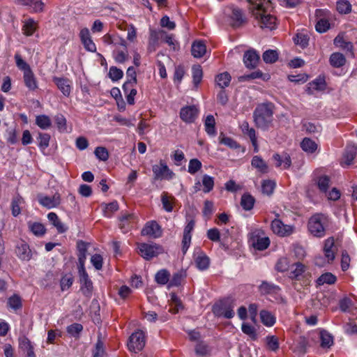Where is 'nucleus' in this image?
Here are the masks:
<instances>
[{
	"label": "nucleus",
	"mask_w": 357,
	"mask_h": 357,
	"mask_svg": "<svg viewBox=\"0 0 357 357\" xmlns=\"http://www.w3.org/2000/svg\"><path fill=\"white\" fill-rule=\"evenodd\" d=\"M54 83L65 96H69L71 92V82L66 77H53Z\"/></svg>",
	"instance_id": "17"
},
{
	"label": "nucleus",
	"mask_w": 357,
	"mask_h": 357,
	"mask_svg": "<svg viewBox=\"0 0 357 357\" xmlns=\"http://www.w3.org/2000/svg\"><path fill=\"white\" fill-rule=\"evenodd\" d=\"M273 158L276 161L275 166L277 167L282 166L284 169H287L291 166V158L287 153H283L282 155L275 153L273 155Z\"/></svg>",
	"instance_id": "24"
},
{
	"label": "nucleus",
	"mask_w": 357,
	"mask_h": 357,
	"mask_svg": "<svg viewBox=\"0 0 357 357\" xmlns=\"http://www.w3.org/2000/svg\"><path fill=\"white\" fill-rule=\"evenodd\" d=\"M275 188V183L271 180H264L261 183V191L264 194L271 195Z\"/></svg>",
	"instance_id": "50"
},
{
	"label": "nucleus",
	"mask_w": 357,
	"mask_h": 357,
	"mask_svg": "<svg viewBox=\"0 0 357 357\" xmlns=\"http://www.w3.org/2000/svg\"><path fill=\"white\" fill-rule=\"evenodd\" d=\"M302 149L308 153H313L317 149V144L312 139L305 137L301 143Z\"/></svg>",
	"instance_id": "31"
},
{
	"label": "nucleus",
	"mask_w": 357,
	"mask_h": 357,
	"mask_svg": "<svg viewBox=\"0 0 357 357\" xmlns=\"http://www.w3.org/2000/svg\"><path fill=\"white\" fill-rule=\"evenodd\" d=\"M243 333L248 335L252 340H255L257 338L256 330L254 326L249 324L243 323L241 326Z\"/></svg>",
	"instance_id": "53"
},
{
	"label": "nucleus",
	"mask_w": 357,
	"mask_h": 357,
	"mask_svg": "<svg viewBox=\"0 0 357 357\" xmlns=\"http://www.w3.org/2000/svg\"><path fill=\"white\" fill-rule=\"evenodd\" d=\"M310 337L311 340L314 343H316L318 340H320V346L322 348H329L333 344V337L326 331L312 332L310 334Z\"/></svg>",
	"instance_id": "6"
},
{
	"label": "nucleus",
	"mask_w": 357,
	"mask_h": 357,
	"mask_svg": "<svg viewBox=\"0 0 357 357\" xmlns=\"http://www.w3.org/2000/svg\"><path fill=\"white\" fill-rule=\"evenodd\" d=\"M231 13L230 15L231 26L234 28L241 26L246 22L245 18L243 17L242 11L238 8H230Z\"/></svg>",
	"instance_id": "16"
},
{
	"label": "nucleus",
	"mask_w": 357,
	"mask_h": 357,
	"mask_svg": "<svg viewBox=\"0 0 357 357\" xmlns=\"http://www.w3.org/2000/svg\"><path fill=\"white\" fill-rule=\"evenodd\" d=\"M15 253L17 257L22 261H29L32 257L29 245L24 241H21L17 244Z\"/></svg>",
	"instance_id": "15"
},
{
	"label": "nucleus",
	"mask_w": 357,
	"mask_h": 357,
	"mask_svg": "<svg viewBox=\"0 0 357 357\" xmlns=\"http://www.w3.org/2000/svg\"><path fill=\"white\" fill-rule=\"evenodd\" d=\"M202 185L204 186V192L208 193L211 192L214 187V178L211 176L204 174L202 177Z\"/></svg>",
	"instance_id": "45"
},
{
	"label": "nucleus",
	"mask_w": 357,
	"mask_h": 357,
	"mask_svg": "<svg viewBox=\"0 0 357 357\" xmlns=\"http://www.w3.org/2000/svg\"><path fill=\"white\" fill-rule=\"evenodd\" d=\"M198 109L195 105L186 106L181 108L180 112L181 119L185 123H193L197 118Z\"/></svg>",
	"instance_id": "11"
},
{
	"label": "nucleus",
	"mask_w": 357,
	"mask_h": 357,
	"mask_svg": "<svg viewBox=\"0 0 357 357\" xmlns=\"http://www.w3.org/2000/svg\"><path fill=\"white\" fill-rule=\"evenodd\" d=\"M219 139L220 143L223 144L231 149H237L238 147V145L235 140L231 137H225L223 133H220Z\"/></svg>",
	"instance_id": "57"
},
{
	"label": "nucleus",
	"mask_w": 357,
	"mask_h": 357,
	"mask_svg": "<svg viewBox=\"0 0 357 357\" xmlns=\"http://www.w3.org/2000/svg\"><path fill=\"white\" fill-rule=\"evenodd\" d=\"M294 41L296 45L305 48L308 45L309 37L307 34L299 33L294 38Z\"/></svg>",
	"instance_id": "54"
},
{
	"label": "nucleus",
	"mask_w": 357,
	"mask_h": 357,
	"mask_svg": "<svg viewBox=\"0 0 357 357\" xmlns=\"http://www.w3.org/2000/svg\"><path fill=\"white\" fill-rule=\"evenodd\" d=\"M261 321L266 326H272L275 323V316L269 311L263 310L260 312Z\"/></svg>",
	"instance_id": "35"
},
{
	"label": "nucleus",
	"mask_w": 357,
	"mask_h": 357,
	"mask_svg": "<svg viewBox=\"0 0 357 357\" xmlns=\"http://www.w3.org/2000/svg\"><path fill=\"white\" fill-rule=\"evenodd\" d=\"M140 255L146 260H150L159 254L160 247L156 244L141 243L138 246Z\"/></svg>",
	"instance_id": "9"
},
{
	"label": "nucleus",
	"mask_w": 357,
	"mask_h": 357,
	"mask_svg": "<svg viewBox=\"0 0 357 357\" xmlns=\"http://www.w3.org/2000/svg\"><path fill=\"white\" fill-rule=\"evenodd\" d=\"M337 280L336 277L331 273H326L322 274L317 280L318 285H323L324 284H333Z\"/></svg>",
	"instance_id": "39"
},
{
	"label": "nucleus",
	"mask_w": 357,
	"mask_h": 357,
	"mask_svg": "<svg viewBox=\"0 0 357 357\" xmlns=\"http://www.w3.org/2000/svg\"><path fill=\"white\" fill-rule=\"evenodd\" d=\"M271 78L268 73H263L261 70H256L250 74L244 75L238 77L239 82H245L250 79H261L264 81H267Z\"/></svg>",
	"instance_id": "22"
},
{
	"label": "nucleus",
	"mask_w": 357,
	"mask_h": 357,
	"mask_svg": "<svg viewBox=\"0 0 357 357\" xmlns=\"http://www.w3.org/2000/svg\"><path fill=\"white\" fill-rule=\"evenodd\" d=\"M24 204V199L17 194L15 195L11 202L12 215L17 217L21 213V209Z\"/></svg>",
	"instance_id": "26"
},
{
	"label": "nucleus",
	"mask_w": 357,
	"mask_h": 357,
	"mask_svg": "<svg viewBox=\"0 0 357 357\" xmlns=\"http://www.w3.org/2000/svg\"><path fill=\"white\" fill-rule=\"evenodd\" d=\"M337 10L340 13L347 14L351 12V5L347 0H340L337 2Z\"/></svg>",
	"instance_id": "55"
},
{
	"label": "nucleus",
	"mask_w": 357,
	"mask_h": 357,
	"mask_svg": "<svg viewBox=\"0 0 357 357\" xmlns=\"http://www.w3.org/2000/svg\"><path fill=\"white\" fill-rule=\"evenodd\" d=\"M119 210V204L116 201H114L109 204H103L104 215L110 218L112 214Z\"/></svg>",
	"instance_id": "43"
},
{
	"label": "nucleus",
	"mask_w": 357,
	"mask_h": 357,
	"mask_svg": "<svg viewBox=\"0 0 357 357\" xmlns=\"http://www.w3.org/2000/svg\"><path fill=\"white\" fill-rule=\"evenodd\" d=\"M169 273L165 269L159 271L155 274V281L160 284H166L169 281Z\"/></svg>",
	"instance_id": "46"
},
{
	"label": "nucleus",
	"mask_w": 357,
	"mask_h": 357,
	"mask_svg": "<svg viewBox=\"0 0 357 357\" xmlns=\"http://www.w3.org/2000/svg\"><path fill=\"white\" fill-rule=\"evenodd\" d=\"M47 218L49 221L56 228L59 233L62 234L67 231L68 227H66L63 222H61L58 215L55 213H50L47 215Z\"/></svg>",
	"instance_id": "27"
},
{
	"label": "nucleus",
	"mask_w": 357,
	"mask_h": 357,
	"mask_svg": "<svg viewBox=\"0 0 357 357\" xmlns=\"http://www.w3.org/2000/svg\"><path fill=\"white\" fill-rule=\"evenodd\" d=\"M170 297L172 307L169 309V311L172 313L176 314L180 309L183 308V305L180 298L174 293H171Z\"/></svg>",
	"instance_id": "42"
},
{
	"label": "nucleus",
	"mask_w": 357,
	"mask_h": 357,
	"mask_svg": "<svg viewBox=\"0 0 357 357\" xmlns=\"http://www.w3.org/2000/svg\"><path fill=\"white\" fill-rule=\"evenodd\" d=\"M37 29L36 22L31 18L28 19L24 22V24L22 26V31L24 35L26 36H31L33 34L35 31Z\"/></svg>",
	"instance_id": "36"
},
{
	"label": "nucleus",
	"mask_w": 357,
	"mask_h": 357,
	"mask_svg": "<svg viewBox=\"0 0 357 357\" xmlns=\"http://www.w3.org/2000/svg\"><path fill=\"white\" fill-rule=\"evenodd\" d=\"M266 343L269 349L275 351L279 349L278 338L276 336L271 335L266 337Z\"/></svg>",
	"instance_id": "64"
},
{
	"label": "nucleus",
	"mask_w": 357,
	"mask_h": 357,
	"mask_svg": "<svg viewBox=\"0 0 357 357\" xmlns=\"http://www.w3.org/2000/svg\"><path fill=\"white\" fill-rule=\"evenodd\" d=\"M39 203L47 208H52L58 206L61 202V197L59 193H55L52 197L43 196L39 198Z\"/></svg>",
	"instance_id": "18"
},
{
	"label": "nucleus",
	"mask_w": 357,
	"mask_h": 357,
	"mask_svg": "<svg viewBox=\"0 0 357 357\" xmlns=\"http://www.w3.org/2000/svg\"><path fill=\"white\" fill-rule=\"evenodd\" d=\"M83 331V326L81 324L74 323L68 326L66 328L67 333L75 338L79 337L80 333Z\"/></svg>",
	"instance_id": "44"
},
{
	"label": "nucleus",
	"mask_w": 357,
	"mask_h": 357,
	"mask_svg": "<svg viewBox=\"0 0 357 357\" xmlns=\"http://www.w3.org/2000/svg\"><path fill=\"white\" fill-rule=\"evenodd\" d=\"M250 10L261 29L273 30L276 27V18L269 13L273 9L270 0H248Z\"/></svg>",
	"instance_id": "1"
},
{
	"label": "nucleus",
	"mask_w": 357,
	"mask_h": 357,
	"mask_svg": "<svg viewBox=\"0 0 357 357\" xmlns=\"http://www.w3.org/2000/svg\"><path fill=\"white\" fill-rule=\"evenodd\" d=\"M312 343H314L312 340H311L310 337L309 336V339H307L305 337L302 336L300 337L298 341V347L303 353H305L307 347H312L313 345Z\"/></svg>",
	"instance_id": "52"
},
{
	"label": "nucleus",
	"mask_w": 357,
	"mask_h": 357,
	"mask_svg": "<svg viewBox=\"0 0 357 357\" xmlns=\"http://www.w3.org/2000/svg\"><path fill=\"white\" fill-rule=\"evenodd\" d=\"M334 45L338 47L342 48L343 50L349 52L352 55L353 53V44L349 41L344 40L343 35L338 34L334 39Z\"/></svg>",
	"instance_id": "25"
},
{
	"label": "nucleus",
	"mask_w": 357,
	"mask_h": 357,
	"mask_svg": "<svg viewBox=\"0 0 357 357\" xmlns=\"http://www.w3.org/2000/svg\"><path fill=\"white\" fill-rule=\"evenodd\" d=\"M275 106L272 102L259 104L253 112V119L256 127L264 131L273 127Z\"/></svg>",
	"instance_id": "2"
},
{
	"label": "nucleus",
	"mask_w": 357,
	"mask_h": 357,
	"mask_svg": "<svg viewBox=\"0 0 357 357\" xmlns=\"http://www.w3.org/2000/svg\"><path fill=\"white\" fill-rule=\"evenodd\" d=\"M234 307L233 301L229 299H223L213 305L212 312L216 317L231 319L234 316Z\"/></svg>",
	"instance_id": "4"
},
{
	"label": "nucleus",
	"mask_w": 357,
	"mask_h": 357,
	"mask_svg": "<svg viewBox=\"0 0 357 357\" xmlns=\"http://www.w3.org/2000/svg\"><path fill=\"white\" fill-rule=\"evenodd\" d=\"M141 234L142 236H148L155 238L161 236L162 229L155 221H149L145 225Z\"/></svg>",
	"instance_id": "12"
},
{
	"label": "nucleus",
	"mask_w": 357,
	"mask_h": 357,
	"mask_svg": "<svg viewBox=\"0 0 357 357\" xmlns=\"http://www.w3.org/2000/svg\"><path fill=\"white\" fill-rule=\"evenodd\" d=\"M330 178L328 176H320L317 181L319 189L324 192H326L330 186Z\"/></svg>",
	"instance_id": "58"
},
{
	"label": "nucleus",
	"mask_w": 357,
	"mask_h": 357,
	"mask_svg": "<svg viewBox=\"0 0 357 357\" xmlns=\"http://www.w3.org/2000/svg\"><path fill=\"white\" fill-rule=\"evenodd\" d=\"M36 123L42 129H47L51 126V120L46 115H39L36 116Z\"/></svg>",
	"instance_id": "48"
},
{
	"label": "nucleus",
	"mask_w": 357,
	"mask_h": 357,
	"mask_svg": "<svg viewBox=\"0 0 357 357\" xmlns=\"http://www.w3.org/2000/svg\"><path fill=\"white\" fill-rule=\"evenodd\" d=\"M8 306L15 310H17L22 307V301L19 296L17 295H13L11 297H10L8 300Z\"/></svg>",
	"instance_id": "60"
},
{
	"label": "nucleus",
	"mask_w": 357,
	"mask_h": 357,
	"mask_svg": "<svg viewBox=\"0 0 357 357\" xmlns=\"http://www.w3.org/2000/svg\"><path fill=\"white\" fill-rule=\"evenodd\" d=\"M305 271V266L300 262L295 263L291 266L289 277L291 279H298Z\"/></svg>",
	"instance_id": "38"
},
{
	"label": "nucleus",
	"mask_w": 357,
	"mask_h": 357,
	"mask_svg": "<svg viewBox=\"0 0 357 357\" xmlns=\"http://www.w3.org/2000/svg\"><path fill=\"white\" fill-rule=\"evenodd\" d=\"M259 289L260 293L264 295L277 293L280 290V287L278 286L266 281H263Z\"/></svg>",
	"instance_id": "30"
},
{
	"label": "nucleus",
	"mask_w": 357,
	"mask_h": 357,
	"mask_svg": "<svg viewBox=\"0 0 357 357\" xmlns=\"http://www.w3.org/2000/svg\"><path fill=\"white\" fill-rule=\"evenodd\" d=\"M153 172L155 179H171L174 175L162 160L153 166Z\"/></svg>",
	"instance_id": "7"
},
{
	"label": "nucleus",
	"mask_w": 357,
	"mask_h": 357,
	"mask_svg": "<svg viewBox=\"0 0 357 357\" xmlns=\"http://www.w3.org/2000/svg\"><path fill=\"white\" fill-rule=\"evenodd\" d=\"M107 354L105 351L103 342L98 340L96 344V348L93 351V357H107Z\"/></svg>",
	"instance_id": "59"
},
{
	"label": "nucleus",
	"mask_w": 357,
	"mask_h": 357,
	"mask_svg": "<svg viewBox=\"0 0 357 357\" xmlns=\"http://www.w3.org/2000/svg\"><path fill=\"white\" fill-rule=\"evenodd\" d=\"M209 258L203 253L200 254L195 259L196 266L201 271L207 269L209 266Z\"/></svg>",
	"instance_id": "40"
},
{
	"label": "nucleus",
	"mask_w": 357,
	"mask_h": 357,
	"mask_svg": "<svg viewBox=\"0 0 357 357\" xmlns=\"http://www.w3.org/2000/svg\"><path fill=\"white\" fill-rule=\"evenodd\" d=\"M15 63H16L17 67L20 70H22L24 73V72L31 70L29 65L25 61H24L22 59V58L20 54H18V53L15 54Z\"/></svg>",
	"instance_id": "56"
},
{
	"label": "nucleus",
	"mask_w": 357,
	"mask_h": 357,
	"mask_svg": "<svg viewBox=\"0 0 357 357\" xmlns=\"http://www.w3.org/2000/svg\"><path fill=\"white\" fill-rule=\"evenodd\" d=\"M231 79V77L229 73L225 72L216 76L215 82L220 88L224 89L225 87L229 85Z\"/></svg>",
	"instance_id": "33"
},
{
	"label": "nucleus",
	"mask_w": 357,
	"mask_h": 357,
	"mask_svg": "<svg viewBox=\"0 0 357 357\" xmlns=\"http://www.w3.org/2000/svg\"><path fill=\"white\" fill-rule=\"evenodd\" d=\"M137 222V217L132 213L123 214L119 217V228L123 233L128 232Z\"/></svg>",
	"instance_id": "8"
},
{
	"label": "nucleus",
	"mask_w": 357,
	"mask_h": 357,
	"mask_svg": "<svg viewBox=\"0 0 357 357\" xmlns=\"http://www.w3.org/2000/svg\"><path fill=\"white\" fill-rule=\"evenodd\" d=\"M78 273L81 284V291L85 296L90 297L93 291V283L86 270L78 271Z\"/></svg>",
	"instance_id": "10"
},
{
	"label": "nucleus",
	"mask_w": 357,
	"mask_h": 357,
	"mask_svg": "<svg viewBox=\"0 0 357 357\" xmlns=\"http://www.w3.org/2000/svg\"><path fill=\"white\" fill-rule=\"evenodd\" d=\"M310 86L307 89L308 94H312V89L317 91L324 90L326 87L325 79L322 77H318L314 81L309 83Z\"/></svg>",
	"instance_id": "32"
},
{
	"label": "nucleus",
	"mask_w": 357,
	"mask_h": 357,
	"mask_svg": "<svg viewBox=\"0 0 357 357\" xmlns=\"http://www.w3.org/2000/svg\"><path fill=\"white\" fill-rule=\"evenodd\" d=\"M29 229L36 236H43L45 234L46 229L44 225L39 222H31L28 223Z\"/></svg>",
	"instance_id": "41"
},
{
	"label": "nucleus",
	"mask_w": 357,
	"mask_h": 357,
	"mask_svg": "<svg viewBox=\"0 0 357 357\" xmlns=\"http://www.w3.org/2000/svg\"><path fill=\"white\" fill-rule=\"evenodd\" d=\"M251 165L262 174H265L268 172V167L266 162L260 156H254L252 159Z\"/></svg>",
	"instance_id": "28"
},
{
	"label": "nucleus",
	"mask_w": 357,
	"mask_h": 357,
	"mask_svg": "<svg viewBox=\"0 0 357 357\" xmlns=\"http://www.w3.org/2000/svg\"><path fill=\"white\" fill-rule=\"evenodd\" d=\"M215 121L213 115L209 114L206 116L204 122L205 130L208 135L214 136L216 133L215 128Z\"/></svg>",
	"instance_id": "37"
},
{
	"label": "nucleus",
	"mask_w": 357,
	"mask_h": 357,
	"mask_svg": "<svg viewBox=\"0 0 357 357\" xmlns=\"http://www.w3.org/2000/svg\"><path fill=\"white\" fill-rule=\"evenodd\" d=\"M357 148L354 145H348L344 151L342 165H350L356 155Z\"/></svg>",
	"instance_id": "21"
},
{
	"label": "nucleus",
	"mask_w": 357,
	"mask_h": 357,
	"mask_svg": "<svg viewBox=\"0 0 357 357\" xmlns=\"http://www.w3.org/2000/svg\"><path fill=\"white\" fill-rule=\"evenodd\" d=\"M192 70L194 84L197 86L202 81L203 77L202 67L199 65H194L192 66Z\"/></svg>",
	"instance_id": "49"
},
{
	"label": "nucleus",
	"mask_w": 357,
	"mask_h": 357,
	"mask_svg": "<svg viewBox=\"0 0 357 357\" xmlns=\"http://www.w3.org/2000/svg\"><path fill=\"white\" fill-rule=\"evenodd\" d=\"M271 227L272 231L280 236H288L293 231L292 227L287 225H284L283 222L279 219L273 220L271 222Z\"/></svg>",
	"instance_id": "13"
},
{
	"label": "nucleus",
	"mask_w": 357,
	"mask_h": 357,
	"mask_svg": "<svg viewBox=\"0 0 357 357\" xmlns=\"http://www.w3.org/2000/svg\"><path fill=\"white\" fill-rule=\"evenodd\" d=\"M37 139L38 140V146L42 151H44L49 146L50 135L47 133L39 132Z\"/></svg>",
	"instance_id": "47"
},
{
	"label": "nucleus",
	"mask_w": 357,
	"mask_h": 357,
	"mask_svg": "<svg viewBox=\"0 0 357 357\" xmlns=\"http://www.w3.org/2000/svg\"><path fill=\"white\" fill-rule=\"evenodd\" d=\"M144 346L145 337L142 331H137L130 335L128 344V349L130 351L137 353L142 350Z\"/></svg>",
	"instance_id": "5"
},
{
	"label": "nucleus",
	"mask_w": 357,
	"mask_h": 357,
	"mask_svg": "<svg viewBox=\"0 0 357 357\" xmlns=\"http://www.w3.org/2000/svg\"><path fill=\"white\" fill-rule=\"evenodd\" d=\"M263 60L267 63H273L278 59V54L275 50H269L264 52Z\"/></svg>",
	"instance_id": "51"
},
{
	"label": "nucleus",
	"mask_w": 357,
	"mask_h": 357,
	"mask_svg": "<svg viewBox=\"0 0 357 357\" xmlns=\"http://www.w3.org/2000/svg\"><path fill=\"white\" fill-rule=\"evenodd\" d=\"M23 80L24 85L29 91H33L38 88L37 79L32 70L23 73Z\"/></svg>",
	"instance_id": "19"
},
{
	"label": "nucleus",
	"mask_w": 357,
	"mask_h": 357,
	"mask_svg": "<svg viewBox=\"0 0 357 357\" xmlns=\"http://www.w3.org/2000/svg\"><path fill=\"white\" fill-rule=\"evenodd\" d=\"M337 248L333 237H329L324 241V253L328 263L332 262L335 258Z\"/></svg>",
	"instance_id": "14"
},
{
	"label": "nucleus",
	"mask_w": 357,
	"mask_h": 357,
	"mask_svg": "<svg viewBox=\"0 0 357 357\" xmlns=\"http://www.w3.org/2000/svg\"><path fill=\"white\" fill-rule=\"evenodd\" d=\"M206 52V47L204 41L196 40L192 45V55L195 58L202 57Z\"/></svg>",
	"instance_id": "23"
},
{
	"label": "nucleus",
	"mask_w": 357,
	"mask_h": 357,
	"mask_svg": "<svg viewBox=\"0 0 357 357\" xmlns=\"http://www.w3.org/2000/svg\"><path fill=\"white\" fill-rule=\"evenodd\" d=\"M345 63V56L340 52L333 53L330 56V63L334 68H340L343 66Z\"/></svg>",
	"instance_id": "29"
},
{
	"label": "nucleus",
	"mask_w": 357,
	"mask_h": 357,
	"mask_svg": "<svg viewBox=\"0 0 357 357\" xmlns=\"http://www.w3.org/2000/svg\"><path fill=\"white\" fill-rule=\"evenodd\" d=\"M328 222L327 217L323 214L312 215L308 222L310 232L316 237H323L325 235V228Z\"/></svg>",
	"instance_id": "3"
},
{
	"label": "nucleus",
	"mask_w": 357,
	"mask_h": 357,
	"mask_svg": "<svg viewBox=\"0 0 357 357\" xmlns=\"http://www.w3.org/2000/svg\"><path fill=\"white\" fill-rule=\"evenodd\" d=\"M202 168V162L196 158L191 159L188 165V172L195 174Z\"/></svg>",
	"instance_id": "62"
},
{
	"label": "nucleus",
	"mask_w": 357,
	"mask_h": 357,
	"mask_svg": "<svg viewBox=\"0 0 357 357\" xmlns=\"http://www.w3.org/2000/svg\"><path fill=\"white\" fill-rule=\"evenodd\" d=\"M259 60V56L255 50H248L245 52L243 61L248 68H254L257 66Z\"/></svg>",
	"instance_id": "20"
},
{
	"label": "nucleus",
	"mask_w": 357,
	"mask_h": 357,
	"mask_svg": "<svg viewBox=\"0 0 357 357\" xmlns=\"http://www.w3.org/2000/svg\"><path fill=\"white\" fill-rule=\"evenodd\" d=\"M96 156L102 161H106L109 158V153L106 148L98 146L94 151Z\"/></svg>",
	"instance_id": "63"
},
{
	"label": "nucleus",
	"mask_w": 357,
	"mask_h": 357,
	"mask_svg": "<svg viewBox=\"0 0 357 357\" xmlns=\"http://www.w3.org/2000/svg\"><path fill=\"white\" fill-rule=\"evenodd\" d=\"M255 199L248 193H245L242 195L241 199V206L245 211L251 210L255 204Z\"/></svg>",
	"instance_id": "34"
},
{
	"label": "nucleus",
	"mask_w": 357,
	"mask_h": 357,
	"mask_svg": "<svg viewBox=\"0 0 357 357\" xmlns=\"http://www.w3.org/2000/svg\"><path fill=\"white\" fill-rule=\"evenodd\" d=\"M270 245V240L268 237L258 238L254 243L255 248L258 250H264Z\"/></svg>",
	"instance_id": "61"
}]
</instances>
